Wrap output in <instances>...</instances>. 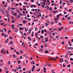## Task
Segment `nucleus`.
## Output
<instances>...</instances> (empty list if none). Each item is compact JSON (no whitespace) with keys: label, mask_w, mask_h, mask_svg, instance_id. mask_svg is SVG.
<instances>
[{"label":"nucleus","mask_w":73,"mask_h":73,"mask_svg":"<svg viewBox=\"0 0 73 73\" xmlns=\"http://www.w3.org/2000/svg\"><path fill=\"white\" fill-rule=\"evenodd\" d=\"M4 52V50H3V49H2L1 51V53H3Z\"/></svg>","instance_id":"obj_19"},{"label":"nucleus","mask_w":73,"mask_h":73,"mask_svg":"<svg viewBox=\"0 0 73 73\" xmlns=\"http://www.w3.org/2000/svg\"><path fill=\"white\" fill-rule=\"evenodd\" d=\"M10 43L11 44H12V43H13V42L11 41L10 42Z\"/></svg>","instance_id":"obj_50"},{"label":"nucleus","mask_w":73,"mask_h":73,"mask_svg":"<svg viewBox=\"0 0 73 73\" xmlns=\"http://www.w3.org/2000/svg\"><path fill=\"white\" fill-rule=\"evenodd\" d=\"M42 4L44 5H45V3L44 2H43L42 3Z\"/></svg>","instance_id":"obj_23"},{"label":"nucleus","mask_w":73,"mask_h":73,"mask_svg":"<svg viewBox=\"0 0 73 73\" xmlns=\"http://www.w3.org/2000/svg\"><path fill=\"white\" fill-rule=\"evenodd\" d=\"M70 3H73V0H70Z\"/></svg>","instance_id":"obj_24"},{"label":"nucleus","mask_w":73,"mask_h":73,"mask_svg":"<svg viewBox=\"0 0 73 73\" xmlns=\"http://www.w3.org/2000/svg\"><path fill=\"white\" fill-rule=\"evenodd\" d=\"M7 52H6V51H3V54H5Z\"/></svg>","instance_id":"obj_22"},{"label":"nucleus","mask_w":73,"mask_h":73,"mask_svg":"<svg viewBox=\"0 0 73 73\" xmlns=\"http://www.w3.org/2000/svg\"><path fill=\"white\" fill-rule=\"evenodd\" d=\"M10 49L11 50H13L14 49V48L11 47H10Z\"/></svg>","instance_id":"obj_21"},{"label":"nucleus","mask_w":73,"mask_h":73,"mask_svg":"<svg viewBox=\"0 0 73 73\" xmlns=\"http://www.w3.org/2000/svg\"><path fill=\"white\" fill-rule=\"evenodd\" d=\"M24 29V28L23 27H20V28H19V29L21 31H22V30H23V29Z\"/></svg>","instance_id":"obj_4"},{"label":"nucleus","mask_w":73,"mask_h":73,"mask_svg":"<svg viewBox=\"0 0 73 73\" xmlns=\"http://www.w3.org/2000/svg\"><path fill=\"white\" fill-rule=\"evenodd\" d=\"M41 47V48H43V47H44V46H43V45H42Z\"/></svg>","instance_id":"obj_59"},{"label":"nucleus","mask_w":73,"mask_h":73,"mask_svg":"<svg viewBox=\"0 0 73 73\" xmlns=\"http://www.w3.org/2000/svg\"><path fill=\"white\" fill-rule=\"evenodd\" d=\"M45 42H47V41H48V38H45Z\"/></svg>","instance_id":"obj_3"},{"label":"nucleus","mask_w":73,"mask_h":73,"mask_svg":"<svg viewBox=\"0 0 73 73\" xmlns=\"http://www.w3.org/2000/svg\"><path fill=\"white\" fill-rule=\"evenodd\" d=\"M14 31H15V32H18V29H15Z\"/></svg>","instance_id":"obj_11"},{"label":"nucleus","mask_w":73,"mask_h":73,"mask_svg":"<svg viewBox=\"0 0 73 73\" xmlns=\"http://www.w3.org/2000/svg\"><path fill=\"white\" fill-rule=\"evenodd\" d=\"M33 69H35V68H36V67H35V65L33 66Z\"/></svg>","instance_id":"obj_25"},{"label":"nucleus","mask_w":73,"mask_h":73,"mask_svg":"<svg viewBox=\"0 0 73 73\" xmlns=\"http://www.w3.org/2000/svg\"><path fill=\"white\" fill-rule=\"evenodd\" d=\"M68 57V56H66V55H65V58H67Z\"/></svg>","instance_id":"obj_43"},{"label":"nucleus","mask_w":73,"mask_h":73,"mask_svg":"<svg viewBox=\"0 0 73 73\" xmlns=\"http://www.w3.org/2000/svg\"><path fill=\"white\" fill-rule=\"evenodd\" d=\"M54 9H55V10H56V9H57V7H54Z\"/></svg>","instance_id":"obj_58"},{"label":"nucleus","mask_w":73,"mask_h":73,"mask_svg":"<svg viewBox=\"0 0 73 73\" xmlns=\"http://www.w3.org/2000/svg\"><path fill=\"white\" fill-rule=\"evenodd\" d=\"M69 24H73V22H70Z\"/></svg>","instance_id":"obj_15"},{"label":"nucleus","mask_w":73,"mask_h":73,"mask_svg":"<svg viewBox=\"0 0 73 73\" xmlns=\"http://www.w3.org/2000/svg\"><path fill=\"white\" fill-rule=\"evenodd\" d=\"M57 20H58V19H57L56 18H55L54 19V20L55 21H57Z\"/></svg>","instance_id":"obj_17"},{"label":"nucleus","mask_w":73,"mask_h":73,"mask_svg":"<svg viewBox=\"0 0 73 73\" xmlns=\"http://www.w3.org/2000/svg\"><path fill=\"white\" fill-rule=\"evenodd\" d=\"M8 63L9 64H11V62H10V61H9Z\"/></svg>","instance_id":"obj_53"},{"label":"nucleus","mask_w":73,"mask_h":73,"mask_svg":"<svg viewBox=\"0 0 73 73\" xmlns=\"http://www.w3.org/2000/svg\"><path fill=\"white\" fill-rule=\"evenodd\" d=\"M23 23L24 24H26V23H27V22H26V21L25 20H24L23 21Z\"/></svg>","instance_id":"obj_10"},{"label":"nucleus","mask_w":73,"mask_h":73,"mask_svg":"<svg viewBox=\"0 0 73 73\" xmlns=\"http://www.w3.org/2000/svg\"><path fill=\"white\" fill-rule=\"evenodd\" d=\"M59 25H62V24L60 23V22H59Z\"/></svg>","instance_id":"obj_35"},{"label":"nucleus","mask_w":73,"mask_h":73,"mask_svg":"<svg viewBox=\"0 0 73 73\" xmlns=\"http://www.w3.org/2000/svg\"><path fill=\"white\" fill-rule=\"evenodd\" d=\"M70 60H72V61H73V58H70Z\"/></svg>","instance_id":"obj_41"},{"label":"nucleus","mask_w":73,"mask_h":73,"mask_svg":"<svg viewBox=\"0 0 73 73\" xmlns=\"http://www.w3.org/2000/svg\"><path fill=\"white\" fill-rule=\"evenodd\" d=\"M52 35L53 36H55V34L54 33H52Z\"/></svg>","instance_id":"obj_45"},{"label":"nucleus","mask_w":73,"mask_h":73,"mask_svg":"<svg viewBox=\"0 0 73 73\" xmlns=\"http://www.w3.org/2000/svg\"><path fill=\"white\" fill-rule=\"evenodd\" d=\"M58 30L59 31H61V29H60V28H58Z\"/></svg>","instance_id":"obj_32"},{"label":"nucleus","mask_w":73,"mask_h":73,"mask_svg":"<svg viewBox=\"0 0 73 73\" xmlns=\"http://www.w3.org/2000/svg\"><path fill=\"white\" fill-rule=\"evenodd\" d=\"M51 2L52 3H54V1H51Z\"/></svg>","instance_id":"obj_62"},{"label":"nucleus","mask_w":73,"mask_h":73,"mask_svg":"<svg viewBox=\"0 0 73 73\" xmlns=\"http://www.w3.org/2000/svg\"><path fill=\"white\" fill-rule=\"evenodd\" d=\"M67 67H68H68L69 68H70V65L69 64V65H68L67 66Z\"/></svg>","instance_id":"obj_20"},{"label":"nucleus","mask_w":73,"mask_h":73,"mask_svg":"<svg viewBox=\"0 0 73 73\" xmlns=\"http://www.w3.org/2000/svg\"><path fill=\"white\" fill-rule=\"evenodd\" d=\"M46 22L47 23H48V24H49V23H50V21H48V20H47L46 21Z\"/></svg>","instance_id":"obj_12"},{"label":"nucleus","mask_w":73,"mask_h":73,"mask_svg":"<svg viewBox=\"0 0 73 73\" xmlns=\"http://www.w3.org/2000/svg\"><path fill=\"white\" fill-rule=\"evenodd\" d=\"M43 69H44V70H46V68H45V67H44Z\"/></svg>","instance_id":"obj_49"},{"label":"nucleus","mask_w":73,"mask_h":73,"mask_svg":"<svg viewBox=\"0 0 73 73\" xmlns=\"http://www.w3.org/2000/svg\"><path fill=\"white\" fill-rule=\"evenodd\" d=\"M17 70H15V69H13L12 70L13 72H16L17 71Z\"/></svg>","instance_id":"obj_6"},{"label":"nucleus","mask_w":73,"mask_h":73,"mask_svg":"<svg viewBox=\"0 0 73 73\" xmlns=\"http://www.w3.org/2000/svg\"><path fill=\"white\" fill-rule=\"evenodd\" d=\"M27 17H29V14L27 15Z\"/></svg>","instance_id":"obj_46"},{"label":"nucleus","mask_w":73,"mask_h":73,"mask_svg":"<svg viewBox=\"0 0 73 73\" xmlns=\"http://www.w3.org/2000/svg\"><path fill=\"white\" fill-rule=\"evenodd\" d=\"M72 11V9H70L69 10V12H70Z\"/></svg>","instance_id":"obj_55"},{"label":"nucleus","mask_w":73,"mask_h":73,"mask_svg":"<svg viewBox=\"0 0 73 73\" xmlns=\"http://www.w3.org/2000/svg\"><path fill=\"white\" fill-rule=\"evenodd\" d=\"M43 37L42 35H41V36L40 37V38H43Z\"/></svg>","instance_id":"obj_34"},{"label":"nucleus","mask_w":73,"mask_h":73,"mask_svg":"<svg viewBox=\"0 0 73 73\" xmlns=\"http://www.w3.org/2000/svg\"><path fill=\"white\" fill-rule=\"evenodd\" d=\"M20 15H18V16L17 17V18H19V17H20Z\"/></svg>","instance_id":"obj_37"},{"label":"nucleus","mask_w":73,"mask_h":73,"mask_svg":"<svg viewBox=\"0 0 73 73\" xmlns=\"http://www.w3.org/2000/svg\"><path fill=\"white\" fill-rule=\"evenodd\" d=\"M15 8H11V9L12 10H13L14 9V11H15Z\"/></svg>","instance_id":"obj_30"},{"label":"nucleus","mask_w":73,"mask_h":73,"mask_svg":"<svg viewBox=\"0 0 73 73\" xmlns=\"http://www.w3.org/2000/svg\"><path fill=\"white\" fill-rule=\"evenodd\" d=\"M5 42L6 43H8V41H7V40H6V41H5Z\"/></svg>","instance_id":"obj_61"},{"label":"nucleus","mask_w":73,"mask_h":73,"mask_svg":"<svg viewBox=\"0 0 73 73\" xmlns=\"http://www.w3.org/2000/svg\"><path fill=\"white\" fill-rule=\"evenodd\" d=\"M11 27H12V28H13L15 27V25H13Z\"/></svg>","instance_id":"obj_33"},{"label":"nucleus","mask_w":73,"mask_h":73,"mask_svg":"<svg viewBox=\"0 0 73 73\" xmlns=\"http://www.w3.org/2000/svg\"><path fill=\"white\" fill-rule=\"evenodd\" d=\"M38 35V33H35L36 36H37Z\"/></svg>","instance_id":"obj_38"},{"label":"nucleus","mask_w":73,"mask_h":73,"mask_svg":"<svg viewBox=\"0 0 73 73\" xmlns=\"http://www.w3.org/2000/svg\"><path fill=\"white\" fill-rule=\"evenodd\" d=\"M47 65H48V66H50V65H51L50 64H47Z\"/></svg>","instance_id":"obj_52"},{"label":"nucleus","mask_w":73,"mask_h":73,"mask_svg":"<svg viewBox=\"0 0 73 73\" xmlns=\"http://www.w3.org/2000/svg\"><path fill=\"white\" fill-rule=\"evenodd\" d=\"M8 9H9V10H10V9H11V8H10V7H8Z\"/></svg>","instance_id":"obj_44"},{"label":"nucleus","mask_w":73,"mask_h":73,"mask_svg":"<svg viewBox=\"0 0 73 73\" xmlns=\"http://www.w3.org/2000/svg\"><path fill=\"white\" fill-rule=\"evenodd\" d=\"M12 23H15V21H12Z\"/></svg>","instance_id":"obj_63"},{"label":"nucleus","mask_w":73,"mask_h":73,"mask_svg":"<svg viewBox=\"0 0 73 73\" xmlns=\"http://www.w3.org/2000/svg\"><path fill=\"white\" fill-rule=\"evenodd\" d=\"M20 53H23V51L22 50H20Z\"/></svg>","instance_id":"obj_26"},{"label":"nucleus","mask_w":73,"mask_h":73,"mask_svg":"<svg viewBox=\"0 0 73 73\" xmlns=\"http://www.w3.org/2000/svg\"><path fill=\"white\" fill-rule=\"evenodd\" d=\"M60 61L61 62H64V59L63 58H61L60 59Z\"/></svg>","instance_id":"obj_2"},{"label":"nucleus","mask_w":73,"mask_h":73,"mask_svg":"<svg viewBox=\"0 0 73 73\" xmlns=\"http://www.w3.org/2000/svg\"><path fill=\"white\" fill-rule=\"evenodd\" d=\"M41 33H42V34H44V31H43V30H42V31Z\"/></svg>","instance_id":"obj_29"},{"label":"nucleus","mask_w":73,"mask_h":73,"mask_svg":"<svg viewBox=\"0 0 73 73\" xmlns=\"http://www.w3.org/2000/svg\"><path fill=\"white\" fill-rule=\"evenodd\" d=\"M57 17H58V18H59V15H57Z\"/></svg>","instance_id":"obj_56"},{"label":"nucleus","mask_w":73,"mask_h":73,"mask_svg":"<svg viewBox=\"0 0 73 73\" xmlns=\"http://www.w3.org/2000/svg\"><path fill=\"white\" fill-rule=\"evenodd\" d=\"M17 14L16 13H15L13 14V16H16Z\"/></svg>","instance_id":"obj_8"},{"label":"nucleus","mask_w":73,"mask_h":73,"mask_svg":"<svg viewBox=\"0 0 73 73\" xmlns=\"http://www.w3.org/2000/svg\"><path fill=\"white\" fill-rule=\"evenodd\" d=\"M45 25L46 27H47L48 25V24H47V23H45Z\"/></svg>","instance_id":"obj_14"},{"label":"nucleus","mask_w":73,"mask_h":73,"mask_svg":"<svg viewBox=\"0 0 73 73\" xmlns=\"http://www.w3.org/2000/svg\"><path fill=\"white\" fill-rule=\"evenodd\" d=\"M28 39L29 40H30V41H31V40H32V39H31V38L30 37H28Z\"/></svg>","instance_id":"obj_13"},{"label":"nucleus","mask_w":73,"mask_h":73,"mask_svg":"<svg viewBox=\"0 0 73 73\" xmlns=\"http://www.w3.org/2000/svg\"><path fill=\"white\" fill-rule=\"evenodd\" d=\"M4 7H7V4H5L4 5Z\"/></svg>","instance_id":"obj_9"},{"label":"nucleus","mask_w":73,"mask_h":73,"mask_svg":"<svg viewBox=\"0 0 73 73\" xmlns=\"http://www.w3.org/2000/svg\"><path fill=\"white\" fill-rule=\"evenodd\" d=\"M39 50L40 51H41V52H42V49H40Z\"/></svg>","instance_id":"obj_57"},{"label":"nucleus","mask_w":73,"mask_h":73,"mask_svg":"<svg viewBox=\"0 0 73 73\" xmlns=\"http://www.w3.org/2000/svg\"><path fill=\"white\" fill-rule=\"evenodd\" d=\"M31 8H33V5H32L31 6Z\"/></svg>","instance_id":"obj_64"},{"label":"nucleus","mask_w":73,"mask_h":73,"mask_svg":"<svg viewBox=\"0 0 73 73\" xmlns=\"http://www.w3.org/2000/svg\"><path fill=\"white\" fill-rule=\"evenodd\" d=\"M9 38H10V39H12V37L11 36H10Z\"/></svg>","instance_id":"obj_42"},{"label":"nucleus","mask_w":73,"mask_h":73,"mask_svg":"<svg viewBox=\"0 0 73 73\" xmlns=\"http://www.w3.org/2000/svg\"><path fill=\"white\" fill-rule=\"evenodd\" d=\"M18 64H20V63H21V62L20 61H18Z\"/></svg>","instance_id":"obj_31"},{"label":"nucleus","mask_w":73,"mask_h":73,"mask_svg":"<svg viewBox=\"0 0 73 73\" xmlns=\"http://www.w3.org/2000/svg\"><path fill=\"white\" fill-rule=\"evenodd\" d=\"M0 62H3V60L2 59H1L0 60Z\"/></svg>","instance_id":"obj_36"},{"label":"nucleus","mask_w":73,"mask_h":73,"mask_svg":"<svg viewBox=\"0 0 73 73\" xmlns=\"http://www.w3.org/2000/svg\"><path fill=\"white\" fill-rule=\"evenodd\" d=\"M64 38H65L68 39V38L66 36H65Z\"/></svg>","instance_id":"obj_54"},{"label":"nucleus","mask_w":73,"mask_h":73,"mask_svg":"<svg viewBox=\"0 0 73 73\" xmlns=\"http://www.w3.org/2000/svg\"><path fill=\"white\" fill-rule=\"evenodd\" d=\"M13 57H14V58H16V57H15V55L13 54Z\"/></svg>","instance_id":"obj_27"},{"label":"nucleus","mask_w":73,"mask_h":73,"mask_svg":"<svg viewBox=\"0 0 73 73\" xmlns=\"http://www.w3.org/2000/svg\"><path fill=\"white\" fill-rule=\"evenodd\" d=\"M8 36V35H4V37H5V38H6V36Z\"/></svg>","instance_id":"obj_40"},{"label":"nucleus","mask_w":73,"mask_h":73,"mask_svg":"<svg viewBox=\"0 0 73 73\" xmlns=\"http://www.w3.org/2000/svg\"><path fill=\"white\" fill-rule=\"evenodd\" d=\"M16 53H17V54H19V52H17Z\"/></svg>","instance_id":"obj_60"},{"label":"nucleus","mask_w":73,"mask_h":73,"mask_svg":"<svg viewBox=\"0 0 73 73\" xmlns=\"http://www.w3.org/2000/svg\"><path fill=\"white\" fill-rule=\"evenodd\" d=\"M17 11L18 13H19L20 12V11H19V10H17Z\"/></svg>","instance_id":"obj_47"},{"label":"nucleus","mask_w":73,"mask_h":73,"mask_svg":"<svg viewBox=\"0 0 73 73\" xmlns=\"http://www.w3.org/2000/svg\"><path fill=\"white\" fill-rule=\"evenodd\" d=\"M58 58V56H56L55 57V58H52L51 59H49L48 60H54V61H56V60Z\"/></svg>","instance_id":"obj_1"},{"label":"nucleus","mask_w":73,"mask_h":73,"mask_svg":"<svg viewBox=\"0 0 73 73\" xmlns=\"http://www.w3.org/2000/svg\"><path fill=\"white\" fill-rule=\"evenodd\" d=\"M1 35L2 36H4V35H5V34L4 33H2Z\"/></svg>","instance_id":"obj_16"},{"label":"nucleus","mask_w":73,"mask_h":73,"mask_svg":"<svg viewBox=\"0 0 73 73\" xmlns=\"http://www.w3.org/2000/svg\"><path fill=\"white\" fill-rule=\"evenodd\" d=\"M25 69H26V68H25L24 69H23V71H25Z\"/></svg>","instance_id":"obj_48"},{"label":"nucleus","mask_w":73,"mask_h":73,"mask_svg":"<svg viewBox=\"0 0 73 73\" xmlns=\"http://www.w3.org/2000/svg\"><path fill=\"white\" fill-rule=\"evenodd\" d=\"M25 31H28V29H25Z\"/></svg>","instance_id":"obj_51"},{"label":"nucleus","mask_w":73,"mask_h":73,"mask_svg":"<svg viewBox=\"0 0 73 73\" xmlns=\"http://www.w3.org/2000/svg\"><path fill=\"white\" fill-rule=\"evenodd\" d=\"M41 7H42L43 8H44V6H45V5H41Z\"/></svg>","instance_id":"obj_28"},{"label":"nucleus","mask_w":73,"mask_h":73,"mask_svg":"<svg viewBox=\"0 0 73 73\" xmlns=\"http://www.w3.org/2000/svg\"><path fill=\"white\" fill-rule=\"evenodd\" d=\"M45 53H46V54H47V53H48V51L47 50H46V51H45Z\"/></svg>","instance_id":"obj_7"},{"label":"nucleus","mask_w":73,"mask_h":73,"mask_svg":"<svg viewBox=\"0 0 73 73\" xmlns=\"http://www.w3.org/2000/svg\"><path fill=\"white\" fill-rule=\"evenodd\" d=\"M31 29H29V33H28L29 34H30V33H31Z\"/></svg>","instance_id":"obj_5"},{"label":"nucleus","mask_w":73,"mask_h":73,"mask_svg":"<svg viewBox=\"0 0 73 73\" xmlns=\"http://www.w3.org/2000/svg\"><path fill=\"white\" fill-rule=\"evenodd\" d=\"M34 10H35V9H31L32 11H34Z\"/></svg>","instance_id":"obj_39"},{"label":"nucleus","mask_w":73,"mask_h":73,"mask_svg":"<svg viewBox=\"0 0 73 73\" xmlns=\"http://www.w3.org/2000/svg\"><path fill=\"white\" fill-rule=\"evenodd\" d=\"M31 70H32V72H33V71L35 70V69H34V68H33L31 69Z\"/></svg>","instance_id":"obj_18"}]
</instances>
